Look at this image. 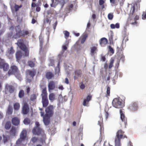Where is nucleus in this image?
Instances as JSON below:
<instances>
[{"instance_id":"f257e3e1","label":"nucleus","mask_w":146,"mask_h":146,"mask_svg":"<svg viewBox=\"0 0 146 146\" xmlns=\"http://www.w3.org/2000/svg\"><path fill=\"white\" fill-rule=\"evenodd\" d=\"M46 113L44 116V123L46 125H48L50 122V118L54 114V106L49 105L46 107L45 110Z\"/></svg>"},{"instance_id":"f03ea898","label":"nucleus","mask_w":146,"mask_h":146,"mask_svg":"<svg viewBox=\"0 0 146 146\" xmlns=\"http://www.w3.org/2000/svg\"><path fill=\"white\" fill-rule=\"evenodd\" d=\"M15 30L16 33L13 35V36L15 39L21 37H24L26 36L29 35L30 33L29 30H21L20 27L19 25L15 27Z\"/></svg>"},{"instance_id":"7ed1b4c3","label":"nucleus","mask_w":146,"mask_h":146,"mask_svg":"<svg viewBox=\"0 0 146 146\" xmlns=\"http://www.w3.org/2000/svg\"><path fill=\"white\" fill-rule=\"evenodd\" d=\"M124 133L125 132L121 129L117 131L115 139V146H121V139L127 138L124 135Z\"/></svg>"},{"instance_id":"20e7f679","label":"nucleus","mask_w":146,"mask_h":146,"mask_svg":"<svg viewBox=\"0 0 146 146\" xmlns=\"http://www.w3.org/2000/svg\"><path fill=\"white\" fill-rule=\"evenodd\" d=\"M46 90V87L45 86L42 89L41 94L42 98V103L43 107L44 108L46 107L49 104Z\"/></svg>"},{"instance_id":"39448f33","label":"nucleus","mask_w":146,"mask_h":146,"mask_svg":"<svg viewBox=\"0 0 146 146\" xmlns=\"http://www.w3.org/2000/svg\"><path fill=\"white\" fill-rule=\"evenodd\" d=\"M20 48L25 52V56H28L29 55V50L24 43L23 39H19L16 43Z\"/></svg>"},{"instance_id":"423d86ee","label":"nucleus","mask_w":146,"mask_h":146,"mask_svg":"<svg viewBox=\"0 0 146 146\" xmlns=\"http://www.w3.org/2000/svg\"><path fill=\"white\" fill-rule=\"evenodd\" d=\"M32 131L33 133L35 135L41 136L42 137L40 138V141L42 142L43 139L45 138L46 137V134L44 133L43 130L41 128L34 127Z\"/></svg>"},{"instance_id":"0eeeda50","label":"nucleus","mask_w":146,"mask_h":146,"mask_svg":"<svg viewBox=\"0 0 146 146\" xmlns=\"http://www.w3.org/2000/svg\"><path fill=\"white\" fill-rule=\"evenodd\" d=\"M112 105L113 107L117 108H122L124 106L122 100L117 98L113 99L112 102Z\"/></svg>"},{"instance_id":"6e6552de","label":"nucleus","mask_w":146,"mask_h":146,"mask_svg":"<svg viewBox=\"0 0 146 146\" xmlns=\"http://www.w3.org/2000/svg\"><path fill=\"white\" fill-rule=\"evenodd\" d=\"M19 74V71L18 68L15 65L11 66L10 69L8 72V74L9 76L12 75H14L15 76Z\"/></svg>"},{"instance_id":"1a4fd4ad","label":"nucleus","mask_w":146,"mask_h":146,"mask_svg":"<svg viewBox=\"0 0 146 146\" xmlns=\"http://www.w3.org/2000/svg\"><path fill=\"white\" fill-rule=\"evenodd\" d=\"M130 17L128 19V22L130 24L137 26L138 23L137 20L139 19V16L137 15H136L134 17L133 15H129Z\"/></svg>"},{"instance_id":"9d476101","label":"nucleus","mask_w":146,"mask_h":146,"mask_svg":"<svg viewBox=\"0 0 146 146\" xmlns=\"http://www.w3.org/2000/svg\"><path fill=\"white\" fill-rule=\"evenodd\" d=\"M9 68V65L6 63L4 60L0 58V68L4 71H7Z\"/></svg>"},{"instance_id":"9b49d317","label":"nucleus","mask_w":146,"mask_h":146,"mask_svg":"<svg viewBox=\"0 0 146 146\" xmlns=\"http://www.w3.org/2000/svg\"><path fill=\"white\" fill-rule=\"evenodd\" d=\"M25 74L27 76H30L33 79L36 74V70L34 69L33 70H27L26 71Z\"/></svg>"},{"instance_id":"f8f14e48","label":"nucleus","mask_w":146,"mask_h":146,"mask_svg":"<svg viewBox=\"0 0 146 146\" xmlns=\"http://www.w3.org/2000/svg\"><path fill=\"white\" fill-rule=\"evenodd\" d=\"M29 107L28 104L26 102L24 103L22 108V113L24 114H27L29 112Z\"/></svg>"},{"instance_id":"ddd939ff","label":"nucleus","mask_w":146,"mask_h":146,"mask_svg":"<svg viewBox=\"0 0 146 146\" xmlns=\"http://www.w3.org/2000/svg\"><path fill=\"white\" fill-rule=\"evenodd\" d=\"M119 112L120 114V118L122 121L124 122L125 125H126L127 124V118L124 114V112L122 109H120Z\"/></svg>"},{"instance_id":"4468645a","label":"nucleus","mask_w":146,"mask_h":146,"mask_svg":"<svg viewBox=\"0 0 146 146\" xmlns=\"http://www.w3.org/2000/svg\"><path fill=\"white\" fill-rule=\"evenodd\" d=\"M55 88V82L53 81H50L48 83V90L49 92L54 89Z\"/></svg>"},{"instance_id":"2eb2a0df","label":"nucleus","mask_w":146,"mask_h":146,"mask_svg":"<svg viewBox=\"0 0 146 146\" xmlns=\"http://www.w3.org/2000/svg\"><path fill=\"white\" fill-rule=\"evenodd\" d=\"M75 75L74 77V80L78 79V77H81L82 74V71L80 69H76L74 70Z\"/></svg>"},{"instance_id":"dca6fc26","label":"nucleus","mask_w":146,"mask_h":146,"mask_svg":"<svg viewBox=\"0 0 146 146\" xmlns=\"http://www.w3.org/2000/svg\"><path fill=\"white\" fill-rule=\"evenodd\" d=\"M98 44H96V46H92L90 47V53L92 56H93L94 54L97 53L98 51L97 46Z\"/></svg>"},{"instance_id":"f3484780","label":"nucleus","mask_w":146,"mask_h":146,"mask_svg":"<svg viewBox=\"0 0 146 146\" xmlns=\"http://www.w3.org/2000/svg\"><path fill=\"white\" fill-rule=\"evenodd\" d=\"M108 42V39L104 37L102 38L99 40L100 44L101 46L102 47L105 46Z\"/></svg>"},{"instance_id":"a211bd4d","label":"nucleus","mask_w":146,"mask_h":146,"mask_svg":"<svg viewBox=\"0 0 146 146\" xmlns=\"http://www.w3.org/2000/svg\"><path fill=\"white\" fill-rule=\"evenodd\" d=\"M129 108L132 111H135L137 110L138 108L137 104L134 102L129 106Z\"/></svg>"},{"instance_id":"6ab92c4d","label":"nucleus","mask_w":146,"mask_h":146,"mask_svg":"<svg viewBox=\"0 0 146 146\" xmlns=\"http://www.w3.org/2000/svg\"><path fill=\"white\" fill-rule=\"evenodd\" d=\"M5 89L8 90L10 93H13L14 90V87L11 85L7 84L5 85Z\"/></svg>"},{"instance_id":"aec40b11","label":"nucleus","mask_w":146,"mask_h":146,"mask_svg":"<svg viewBox=\"0 0 146 146\" xmlns=\"http://www.w3.org/2000/svg\"><path fill=\"white\" fill-rule=\"evenodd\" d=\"M137 2H136L135 3H133L131 7V10L129 13V15H131L133 16L134 13H135V6L137 5Z\"/></svg>"},{"instance_id":"412c9836","label":"nucleus","mask_w":146,"mask_h":146,"mask_svg":"<svg viewBox=\"0 0 146 146\" xmlns=\"http://www.w3.org/2000/svg\"><path fill=\"white\" fill-rule=\"evenodd\" d=\"M98 124L100 126V134L101 135L102 133H104V128L103 127V123L102 119L98 121Z\"/></svg>"},{"instance_id":"4be33fe9","label":"nucleus","mask_w":146,"mask_h":146,"mask_svg":"<svg viewBox=\"0 0 146 146\" xmlns=\"http://www.w3.org/2000/svg\"><path fill=\"white\" fill-rule=\"evenodd\" d=\"M12 122L13 125L17 126L19 124L20 120L18 118L14 117L12 118Z\"/></svg>"},{"instance_id":"5701e85b","label":"nucleus","mask_w":146,"mask_h":146,"mask_svg":"<svg viewBox=\"0 0 146 146\" xmlns=\"http://www.w3.org/2000/svg\"><path fill=\"white\" fill-rule=\"evenodd\" d=\"M15 55L17 59V60H19L22 58V53L20 51H18L16 52Z\"/></svg>"},{"instance_id":"b1692460","label":"nucleus","mask_w":146,"mask_h":146,"mask_svg":"<svg viewBox=\"0 0 146 146\" xmlns=\"http://www.w3.org/2000/svg\"><path fill=\"white\" fill-rule=\"evenodd\" d=\"M27 133L26 130H23L20 134V138L25 140L26 137Z\"/></svg>"},{"instance_id":"393cba45","label":"nucleus","mask_w":146,"mask_h":146,"mask_svg":"<svg viewBox=\"0 0 146 146\" xmlns=\"http://www.w3.org/2000/svg\"><path fill=\"white\" fill-rule=\"evenodd\" d=\"M46 76L47 79H50L54 77V75L52 72H48L46 73Z\"/></svg>"},{"instance_id":"a878e982","label":"nucleus","mask_w":146,"mask_h":146,"mask_svg":"<svg viewBox=\"0 0 146 146\" xmlns=\"http://www.w3.org/2000/svg\"><path fill=\"white\" fill-rule=\"evenodd\" d=\"M52 3L50 4L51 7H55L59 3L58 0H51Z\"/></svg>"},{"instance_id":"bb28decb","label":"nucleus","mask_w":146,"mask_h":146,"mask_svg":"<svg viewBox=\"0 0 146 146\" xmlns=\"http://www.w3.org/2000/svg\"><path fill=\"white\" fill-rule=\"evenodd\" d=\"M87 36H88L87 35L85 34L80 37V39H81V44H83L85 42Z\"/></svg>"},{"instance_id":"cd10ccee","label":"nucleus","mask_w":146,"mask_h":146,"mask_svg":"<svg viewBox=\"0 0 146 146\" xmlns=\"http://www.w3.org/2000/svg\"><path fill=\"white\" fill-rule=\"evenodd\" d=\"M13 112V109L10 106H9L7 111L6 114L8 115H11L12 114Z\"/></svg>"},{"instance_id":"c85d7f7f","label":"nucleus","mask_w":146,"mask_h":146,"mask_svg":"<svg viewBox=\"0 0 146 146\" xmlns=\"http://www.w3.org/2000/svg\"><path fill=\"white\" fill-rule=\"evenodd\" d=\"M55 96L53 93H51L49 94V100L51 101H52L55 99Z\"/></svg>"},{"instance_id":"c756f323","label":"nucleus","mask_w":146,"mask_h":146,"mask_svg":"<svg viewBox=\"0 0 146 146\" xmlns=\"http://www.w3.org/2000/svg\"><path fill=\"white\" fill-rule=\"evenodd\" d=\"M20 104L18 102L15 103L13 105V107L15 110H18L20 109Z\"/></svg>"},{"instance_id":"7c9ffc66","label":"nucleus","mask_w":146,"mask_h":146,"mask_svg":"<svg viewBox=\"0 0 146 146\" xmlns=\"http://www.w3.org/2000/svg\"><path fill=\"white\" fill-rule=\"evenodd\" d=\"M110 27L112 29H114L115 28L119 29L120 27L119 24L118 23H116L115 25L112 24L110 25Z\"/></svg>"},{"instance_id":"2f4dec72","label":"nucleus","mask_w":146,"mask_h":146,"mask_svg":"<svg viewBox=\"0 0 146 146\" xmlns=\"http://www.w3.org/2000/svg\"><path fill=\"white\" fill-rule=\"evenodd\" d=\"M16 129L15 127H12L11 130L10 131L11 135L15 136L16 132Z\"/></svg>"},{"instance_id":"473e14b6","label":"nucleus","mask_w":146,"mask_h":146,"mask_svg":"<svg viewBox=\"0 0 146 146\" xmlns=\"http://www.w3.org/2000/svg\"><path fill=\"white\" fill-rule=\"evenodd\" d=\"M105 1L104 0H99V5L102 6L101 8V9H103L105 7V5L104 4L105 3Z\"/></svg>"},{"instance_id":"72a5a7b5","label":"nucleus","mask_w":146,"mask_h":146,"mask_svg":"<svg viewBox=\"0 0 146 146\" xmlns=\"http://www.w3.org/2000/svg\"><path fill=\"white\" fill-rule=\"evenodd\" d=\"M25 95V93L24 91L23 90H20L18 94L19 97L20 98H23Z\"/></svg>"},{"instance_id":"f704fd0d","label":"nucleus","mask_w":146,"mask_h":146,"mask_svg":"<svg viewBox=\"0 0 146 146\" xmlns=\"http://www.w3.org/2000/svg\"><path fill=\"white\" fill-rule=\"evenodd\" d=\"M114 60L113 58H111L110 60V62L109 64V68L111 69L113 66V64L114 62Z\"/></svg>"},{"instance_id":"c9c22d12","label":"nucleus","mask_w":146,"mask_h":146,"mask_svg":"<svg viewBox=\"0 0 146 146\" xmlns=\"http://www.w3.org/2000/svg\"><path fill=\"white\" fill-rule=\"evenodd\" d=\"M11 126V123L10 121H7L5 125V128L7 129H9Z\"/></svg>"},{"instance_id":"e433bc0d","label":"nucleus","mask_w":146,"mask_h":146,"mask_svg":"<svg viewBox=\"0 0 146 146\" xmlns=\"http://www.w3.org/2000/svg\"><path fill=\"white\" fill-rule=\"evenodd\" d=\"M27 63L28 65L31 68H33L35 66V64L32 61H29Z\"/></svg>"},{"instance_id":"4c0bfd02","label":"nucleus","mask_w":146,"mask_h":146,"mask_svg":"<svg viewBox=\"0 0 146 146\" xmlns=\"http://www.w3.org/2000/svg\"><path fill=\"white\" fill-rule=\"evenodd\" d=\"M23 122L25 124L28 125L30 123L31 121L29 119L26 118L24 119Z\"/></svg>"},{"instance_id":"58836bf2","label":"nucleus","mask_w":146,"mask_h":146,"mask_svg":"<svg viewBox=\"0 0 146 146\" xmlns=\"http://www.w3.org/2000/svg\"><path fill=\"white\" fill-rule=\"evenodd\" d=\"M22 7V5H15V6H14V8L15 10V11H18L19 9Z\"/></svg>"},{"instance_id":"ea45409f","label":"nucleus","mask_w":146,"mask_h":146,"mask_svg":"<svg viewBox=\"0 0 146 146\" xmlns=\"http://www.w3.org/2000/svg\"><path fill=\"white\" fill-rule=\"evenodd\" d=\"M64 35V37L66 39H67L69 36V33L67 31H65L63 32Z\"/></svg>"},{"instance_id":"a19ab883","label":"nucleus","mask_w":146,"mask_h":146,"mask_svg":"<svg viewBox=\"0 0 146 146\" xmlns=\"http://www.w3.org/2000/svg\"><path fill=\"white\" fill-rule=\"evenodd\" d=\"M40 40V49L41 50H42V46H43V44L44 42V40L43 38H40L39 39Z\"/></svg>"},{"instance_id":"79ce46f5","label":"nucleus","mask_w":146,"mask_h":146,"mask_svg":"<svg viewBox=\"0 0 146 146\" xmlns=\"http://www.w3.org/2000/svg\"><path fill=\"white\" fill-rule=\"evenodd\" d=\"M110 88L109 86H107L106 96L107 97L110 96Z\"/></svg>"},{"instance_id":"37998d69","label":"nucleus","mask_w":146,"mask_h":146,"mask_svg":"<svg viewBox=\"0 0 146 146\" xmlns=\"http://www.w3.org/2000/svg\"><path fill=\"white\" fill-rule=\"evenodd\" d=\"M24 140L23 139L20 138L17 141L16 143L17 145H20L21 144L22 142Z\"/></svg>"},{"instance_id":"c03bdc74","label":"nucleus","mask_w":146,"mask_h":146,"mask_svg":"<svg viewBox=\"0 0 146 146\" xmlns=\"http://www.w3.org/2000/svg\"><path fill=\"white\" fill-rule=\"evenodd\" d=\"M36 98V95L33 94L31 95L30 97V100H31L33 101L35 100Z\"/></svg>"},{"instance_id":"a18cd8bd","label":"nucleus","mask_w":146,"mask_h":146,"mask_svg":"<svg viewBox=\"0 0 146 146\" xmlns=\"http://www.w3.org/2000/svg\"><path fill=\"white\" fill-rule=\"evenodd\" d=\"M88 101L84 99L83 102V105L84 106H88Z\"/></svg>"},{"instance_id":"49530a36","label":"nucleus","mask_w":146,"mask_h":146,"mask_svg":"<svg viewBox=\"0 0 146 146\" xmlns=\"http://www.w3.org/2000/svg\"><path fill=\"white\" fill-rule=\"evenodd\" d=\"M50 22L51 20L49 18H46L44 21V23H49V25H50Z\"/></svg>"},{"instance_id":"de8ad7c7","label":"nucleus","mask_w":146,"mask_h":146,"mask_svg":"<svg viewBox=\"0 0 146 146\" xmlns=\"http://www.w3.org/2000/svg\"><path fill=\"white\" fill-rule=\"evenodd\" d=\"M9 136H3V141L4 143H5V142H6L9 139Z\"/></svg>"},{"instance_id":"09e8293b","label":"nucleus","mask_w":146,"mask_h":146,"mask_svg":"<svg viewBox=\"0 0 146 146\" xmlns=\"http://www.w3.org/2000/svg\"><path fill=\"white\" fill-rule=\"evenodd\" d=\"M108 19L110 20H111L113 18V15L112 13H110L108 15Z\"/></svg>"},{"instance_id":"8fccbe9b","label":"nucleus","mask_w":146,"mask_h":146,"mask_svg":"<svg viewBox=\"0 0 146 146\" xmlns=\"http://www.w3.org/2000/svg\"><path fill=\"white\" fill-rule=\"evenodd\" d=\"M15 52L14 50H13V48L11 47L10 50L9 51V52L10 54H12L13 53Z\"/></svg>"},{"instance_id":"3c124183","label":"nucleus","mask_w":146,"mask_h":146,"mask_svg":"<svg viewBox=\"0 0 146 146\" xmlns=\"http://www.w3.org/2000/svg\"><path fill=\"white\" fill-rule=\"evenodd\" d=\"M37 140V138L36 137H33L31 139V141L33 143L36 142Z\"/></svg>"},{"instance_id":"603ef678","label":"nucleus","mask_w":146,"mask_h":146,"mask_svg":"<svg viewBox=\"0 0 146 146\" xmlns=\"http://www.w3.org/2000/svg\"><path fill=\"white\" fill-rule=\"evenodd\" d=\"M92 98V96L91 95H88L86 99H85L88 101V102H89Z\"/></svg>"},{"instance_id":"864d4df0","label":"nucleus","mask_w":146,"mask_h":146,"mask_svg":"<svg viewBox=\"0 0 146 146\" xmlns=\"http://www.w3.org/2000/svg\"><path fill=\"white\" fill-rule=\"evenodd\" d=\"M40 8L39 7V5H37L36 6V11L37 12L40 11Z\"/></svg>"},{"instance_id":"5fc2aeb1","label":"nucleus","mask_w":146,"mask_h":146,"mask_svg":"<svg viewBox=\"0 0 146 146\" xmlns=\"http://www.w3.org/2000/svg\"><path fill=\"white\" fill-rule=\"evenodd\" d=\"M113 35H111L109 37V40L110 43L113 42Z\"/></svg>"},{"instance_id":"6e6d98bb","label":"nucleus","mask_w":146,"mask_h":146,"mask_svg":"<svg viewBox=\"0 0 146 146\" xmlns=\"http://www.w3.org/2000/svg\"><path fill=\"white\" fill-rule=\"evenodd\" d=\"M109 48L110 52H111L112 54H113L114 53V51L113 48L111 47V46H109Z\"/></svg>"},{"instance_id":"4d7b16f0","label":"nucleus","mask_w":146,"mask_h":146,"mask_svg":"<svg viewBox=\"0 0 146 146\" xmlns=\"http://www.w3.org/2000/svg\"><path fill=\"white\" fill-rule=\"evenodd\" d=\"M74 5L72 4H71L68 6V10L69 11L71 10L73 8Z\"/></svg>"},{"instance_id":"13d9d810","label":"nucleus","mask_w":146,"mask_h":146,"mask_svg":"<svg viewBox=\"0 0 146 146\" xmlns=\"http://www.w3.org/2000/svg\"><path fill=\"white\" fill-rule=\"evenodd\" d=\"M101 60L103 62L105 61L106 60V58L105 56H103L102 55L101 56Z\"/></svg>"},{"instance_id":"bf43d9fd","label":"nucleus","mask_w":146,"mask_h":146,"mask_svg":"<svg viewBox=\"0 0 146 146\" xmlns=\"http://www.w3.org/2000/svg\"><path fill=\"white\" fill-rule=\"evenodd\" d=\"M85 85L82 83L81 84L80 86V88L82 89H83L85 88Z\"/></svg>"},{"instance_id":"052dcab7","label":"nucleus","mask_w":146,"mask_h":146,"mask_svg":"<svg viewBox=\"0 0 146 146\" xmlns=\"http://www.w3.org/2000/svg\"><path fill=\"white\" fill-rule=\"evenodd\" d=\"M36 126L35 127H36L37 128H40V124L39 123L38 121H36L35 122Z\"/></svg>"},{"instance_id":"680f3d73","label":"nucleus","mask_w":146,"mask_h":146,"mask_svg":"<svg viewBox=\"0 0 146 146\" xmlns=\"http://www.w3.org/2000/svg\"><path fill=\"white\" fill-rule=\"evenodd\" d=\"M128 40V37L127 36H125L124 37L123 40L126 42Z\"/></svg>"},{"instance_id":"e2e57ef3","label":"nucleus","mask_w":146,"mask_h":146,"mask_svg":"<svg viewBox=\"0 0 146 146\" xmlns=\"http://www.w3.org/2000/svg\"><path fill=\"white\" fill-rule=\"evenodd\" d=\"M47 48H48V47H47V45H45L42 50V51L46 52Z\"/></svg>"},{"instance_id":"0e129e2a","label":"nucleus","mask_w":146,"mask_h":146,"mask_svg":"<svg viewBox=\"0 0 146 146\" xmlns=\"http://www.w3.org/2000/svg\"><path fill=\"white\" fill-rule=\"evenodd\" d=\"M57 23H58L57 21H56L55 22L53 25V28H54V29H55L57 25Z\"/></svg>"},{"instance_id":"69168bd1","label":"nucleus","mask_w":146,"mask_h":146,"mask_svg":"<svg viewBox=\"0 0 146 146\" xmlns=\"http://www.w3.org/2000/svg\"><path fill=\"white\" fill-rule=\"evenodd\" d=\"M119 61H118L117 63L115 64V68H118L119 66Z\"/></svg>"},{"instance_id":"338daca9","label":"nucleus","mask_w":146,"mask_h":146,"mask_svg":"<svg viewBox=\"0 0 146 146\" xmlns=\"http://www.w3.org/2000/svg\"><path fill=\"white\" fill-rule=\"evenodd\" d=\"M65 83L67 84H69V80L67 78H66L65 79Z\"/></svg>"},{"instance_id":"774afa93","label":"nucleus","mask_w":146,"mask_h":146,"mask_svg":"<svg viewBox=\"0 0 146 146\" xmlns=\"http://www.w3.org/2000/svg\"><path fill=\"white\" fill-rule=\"evenodd\" d=\"M109 115V114L106 111L105 113V116L106 117V119H107L108 118Z\"/></svg>"}]
</instances>
